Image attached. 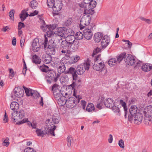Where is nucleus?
Masks as SVG:
<instances>
[{"label":"nucleus","instance_id":"nucleus-1","mask_svg":"<svg viewBox=\"0 0 152 152\" xmlns=\"http://www.w3.org/2000/svg\"><path fill=\"white\" fill-rule=\"evenodd\" d=\"M25 115V111L23 110H21L12 112L11 113V118L15 122H17V124L20 125L28 122V119L27 118L24 119L21 121Z\"/></svg>","mask_w":152,"mask_h":152},{"label":"nucleus","instance_id":"nucleus-2","mask_svg":"<svg viewBox=\"0 0 152 152\" xmlns=\"http://www.w3.org/2000/svg\"><path fill=\"white\" fill-rule=\"evenodd\" d=\"M73 95L76 97H71L69 98L65 102L66 107L69 108H72L76 106L77 103H79L80 100L82 99L80 95L77 94V91L74 89Z\"/></svg>","mask_w":152,"mask_h":152},{"label":"nucleus","instance_id":"nucleus-3","mask_svg":"<svg viewBox=\"0 0 152 152\" xmlns=\"http://www.w3.org/2000/svg\"><path fill=\"white\" fill-rule=\"evenodd\" d=\"M90 66V61L88 60L84 63L83 64L77 66L76 70V74L79 75H82L85 70H88Z\"/></svg>","mask_w":152,"mask_h":152},{"label":"nucleus","instance_id":"nucleus-4","mask_svg":"<svg viewBox=\"0 0 152 152\" xmlns=\"http://www.w3.org/2000/svg\"><path fill=\"white\" fill-rule=\"evenodd\" d=\"M41 22L42 23V25L41 26V28L44 32L47 31V35L48 37H50V36L52 34L51 31L56 28L57 26L55 24L52 25H46L44 20H42Z\"/></svg>","mask_w":152,"mask_h":152},{"label":"nucleus","instance_id":"nucleus-5","mask_svg":"<svg viewBox=\"0 0 152 152\" xmlns=\"http://www.w3.org/2000/svg\"><path fill=\"white\" fill-rule=\"evenodd\" d=\"M45 41L43 44L44 45L45 48L47 49L46 52L47 54L51 55H54L56 53L55 48L52 45H51L50 43H49L48 42V38L45 35Z\"/></svg>","mask_w":152,"mask_h":152},{"label":"nucleus","instance_id":"nucleus-6","mask_svg":"<svg viewBox=\"0 0 152 152\" xmlns=\"http://www.w3.org/2000/svg\"><path fill=\"white\" fill-rule=\"evenodd\" d=\"M24 94V91L20 87H16L11 94V96L13 98H15V97L20 98L22 97Z\"/></svg>","mask_w":152,"mask_h":152},{"label":"nucleus","instance_id":"nucleus-7","mask_svg":"<svg viewBox=\"0 0 152 152\" xmlns=\"http://www.w3.org/2000/svg\"><path fill=\"white\" fill-rule=\"evenodd\" d=\"M62 3L60 0H57L55 2L53 7V9L54 12L53 15H55L59 14L58 12L60 11L62 7Z\"/></svg>","mask_w":152,"mask_h":152},{"label":"nucleus","instance_id":"nucleus-8","mask_svg":"<svg viewBox=\"0 0 152 152\" xmlns=\"http://www.w3.org/2000/svg\"><path fill=\"white\" fill-rule=\"evenodd\" d=\"M144 114L146 117V120L149 121H152V106L150 105L146 107L144 111Z\"/></svg>","mask_w":152,"mask_h":152},{"label":"nucleus","instance_id":"nucleus-9","mask_svg":"<svg viewBox=\"0 0 152 152\" xmlns=\"http://www.w3.org/2000/svg\"><path fill=\"white\" fill-rule=\"evenodd\" d=\"M104 64L101 61H95V63L93 66L94 69L96 71L102 72L105 69Z\"/></svg>","mask_w":152,"mask_h":152},{"label":"nucleus","instance_id":"nucleus-10","mask_svg":"<svg viewBox=\"0 0 152 152\" xmlns=\"http://www.w3.org/2000/svg\"><path fill=\"white\" fill-rule=\"evenodd\" d=\"M125 61L129 65L132 66L135 63V59L130 54H127L125 56Z\"/></svg>","mask_w":152,"mask_h":152},{"label":"nucleus","instance_id":"nucleus-11","mask_svg":"<svg viewBox=\"0 0 152 152\" xmlns=\"http://www.w3.org/2000/svg\"><path fill=\"white\" fill-rule=\"evenodd\" d=\"M110 41V37L107 35H104L102 39L101 45L103 48H105L109 44Z\"/></svg>","mask_w":152,"mask_h":152},{"label":"nucleus","instance_id":"nucleus-12","mask_svg":"<svg viewBox=\"0 0 152 152\" xmlns=\"http://www.w3.org/2000/svg\"><path fill=\"white\" fill-rule=\"evenodd\" d=\"M66 30L65 28L59 27L57 28L56 30L54 32V34L56 35L60 36L64 39L66 37L65 35Z\"/></svg>","mask_w":152,"mask_h":152},{"label":"nucleus","instance_id":"nucleus-13","mask_svg":"<svg viewBox=\"0 0 152 152\" xmlns=\"http://www.w3.org/2000/svg\"><path fill=\"white\" fill-rule=\"evenodd\" d=\"M83 36L87 40H90L93 36V33L90 29L86 28L83 31Z\"/></svg>","mask_w":152,"mask_h":152},{"label":"nucleus","instance_id":"nucleus-14","mask_svg":"<svg viewBox=\"0 0 152 152\" xmlns=\"http://www.w3.org/2000/svg\"><path fill=\"white\" fill-rule=\"evenodd\" d=\"M134 122L137 124H140L142 119V115L141 113L138 112L134 116Z\"/></svg>","mask_w":152,"mask_h":152},{"label":"nucleus","instance_id":"nucleus-15","mask_svg":"<svg viewBox=\"0 0 152 152\" xmlns=\"http://www.w3.org/2000/svg\"><path fill=\"white\" fill-rule=\"evenodd\" d=\"M33 51L34 52H38L40 49V45L39 42V39L36 38L33 41L32 43Z\"/></svg>","mask_w":152,"mask_h":152},{"label":"nucleus","instance_id":"nucleus-16","mask_svg":"<svg viewBox=\"0 0 152 152\" xmlns=\"http://www.w3.org/2000/svg\"><path fill=\"white\" fill-rule=\"evenodd\" d=\"M23 88L25 90L26 94L28 96H34V95H37V92L30 89H28L23 86Z\"/></svg>","mask_w":152,"mask_h":152},{"label":"nucleus","instance_id":"nucleus-17","mask_svg":"<svg viewBox=\"0 0 152 152\" xmlns=\"http://www.w3.org/2000/svg\"><path fill=\"white\" fill-rule=\"evenodd\" d=\"M141 69L144 72H148L152 69V64L150 63H145L141 66Z\"/></svg>","mask_w":152,"mask_h":152},{"label":"nucleus","instance_id":"nucleus-18","mask_svg":"<svg viewBox=\"0 0 152 152\" xmlns=\"http://www.w3.org/2000/svg\"><path fill=\"white\" fill-rule=\"evenodd\" d=\"M104 104L107 107L111 108L115 104L114 102L112 99L108 98L104 100Z\"/></svg>","mask_w":152,"mask_h":152},{"label":"nucleus","instance_id":"nucleus-19","mask_svg":"<svg viewBox=\"0 0 152 152\" xmlns=\"http://www.w3.org/2000/svg\"><path fill=\"white\" fill-rule=\"evenodd\" d=\"M67 73L72 75L73 80H76L77 76L76 74V70H75L74 68L72 67L70 68Z\"/></svg>","mask_w":152,"mask_h":152},{"label":"nucleus","instance_id":"nucleus-20","mask_svg":"<svg viewBox=\"0 0 152 152\" xmlns=\"http://www.w3.org/2000/svg\"><path fill=\"white\" fill-rule=\"evenodd\" d=\"M69 45L70 46L72 43H74L75 41V37L72 35L67 36L65 38V40Z\"/></svg>","mask_w":152,"mask_h":152},{"label":"nucleus","instance_id":"nucleus-21","mask_svg":"<svg viewBox=\"0 0 152 152\" xmlns=\"http://www.w3.org/2000/svg\"><path fill=\"white\" fill-rule=\"evenodd\" d=\"M50 120H48L47 121L48 123L49 124H50ZM47 126H48V128H50L48 132V134H50L52 136H55L54 131L56 128V126L55 125H53L52 126H51L50 124H49L48 125H47Z\"/></svg>","mask_w":152,"mask_h":152},{"label":"nucleus","instance_id":"nucleus-22","mask_svg":"<svg viewBox=\"0 0 152 152\" xmlns=\"http://www.w3.org/2000/svg\"><path fill=\"white\" fill-rule=\"evenodd\" d=\"M10 108L13 111L17 110L19 107L18 103L16 102H12L10 105Z\"/></svg>","mask_w":152,"mask_h":152},{"label":"nucleus","instance_id":"nucleus-23","mask_svg":"<svg viewBox=\"0 0 152 152\" xmlns=\"http://www.w3.org/2000/svg\"><path fill=\"white\" fill-rule=\"evenodd\" d=\"M60 46L62 50H66L68 49L70 46L65 40H64L61 42Z\"/></svg>","mask_w":152,"mask_h":152},{"label":"nucleus","instance_id":"nucleus-24","mask_svg":"<svg viewBox=\"0 0 152 152\" xmlns=\"http://www.w3.org/2000/svg\"><path fill=\"white\" fill-rule=\"evenodd\" d=\"M102 38V34L101 33H96L94 35V39L95 42H99Z\"/></svg>","mask_w":152,"mask_h":152},{"label":"nucleus","instance_id":"nucleus-25","mask_svg":"<svg viewBox=\"0 0 152 152\" xmlns=\"http://www.w3.org/2000/svg\"><path fill=\"white\" fill-rule=\"evenodd\" d=\"M77 78L76 80H73L74 81L72 83L69 85V86H70L72 87V89L74 90V89L76 90L75 88L76 86H79L80 84V83L81 81V80L80 79H77Z\"/></svg>","mask_w":152,"mask_h":152},{"label":"nucleus","instance_id":"nucleus-26","mask_svg":"<svg viewBox=\"0 0 152 152\" xmlns=\"http://www.w3.org/2000/svg\"><path fill=\"white\" fill-rule=\"evenodd\" d=\"M62 39H63L62 37H61L60 36L56 35L55 37L54 40H52V39L50 40L49 43L52 44V43H53L55 44H58L60 42V41L62 40Z\"/></svg>","mask_w":152,"mask_h":152},{"label":"nucleus","instance_id":"nucleus-27","mask_svg":"<svg viewBox=\"0 0 152 152\" xmlns=\"http://www.w3.org/2000/svg\"><path fill=\"white\" fill-rule=\"evenodd\" d=\"M88 7H87L85 8L84 10L83 14L84 15H87L91 14L92 15L94 13V11L93 9H91V8H89V7L88 6Z\"/></svg>","mask_w":152,"mask_h":152},{"label":"nucleus","instance_id":"nucleus-28","mask_svg":"<svg viewBox=\"0 0 152 152\" xmlns=\"http://www.w3.org/2000/svg\"><path fill=\"white\" fill-rule=\"evenodd\" d=\"M65 70V66L64 64L63 63L60 64L59 65L58 72V73L61 74L64 72Z\"/></svg>","mask_w":152,"mask_h":152},{"label":"nucleus","instance_id":"nucleus-29","mask_svg":"<svg viewBox=\"0 0 152 152\" xmlns=\"http://www.w3.org/2000/svg\"><path fill=\"white\" fill-rule=\"evenodd\" d=\"M36 132L38 136L42 137H43L44 135H45L48 133L46 130L43 131L38 129L36 130Z\"/></svg>","mask_w":152,"mask_h":152},{"label":"nucleus","instance_id":"nucleus-30","mask_svg":"<svg viewBox=\"0 0 152 152\" xmlns=\"http://www.w3.org/2000/svg\"><path fill=\"white\" fill-rule=\"evenodd\" d=\"M32 61L36 64H39L41 62V60L38 56L34 55L32 57Z\"/></svg>","mask_w":152,"mask_h":152},{"label":"nucleus","instance_id":"nucleus-31","mask_svg":"<svg viewBox=\"0 0 152 152\" xmlns=\"http://www.w3.org/2000/svg\"><path fill=\"white\" fill-rule=\"evenodd\" d=\"M52 61V57L51 56L48 54H46L45 56L43 59V62L46 64H48L51 62Z\"/></svg>","mask_w":152,"mask_h":152},{"label":"nucleus","instance_id":"nucleus-32","mask_svg":"<svg viewBox=\"0 0 152 152\" xmlns=\"http://www.w3.org/2000/svg\"><path fill=\"white\" fill-rule=\"evenodd\" d=\"M28 16V14L27 12H26L24 10H23L20 15V18L21 19V21H23Z\"/></svg>","mask_w":152,"mask_h":152},{"label":"nucleus","instance_id":"nucleus-33","mask_svg":"<svg viewBox=\"0 0 152 152\" xmlns=\"http://www.w3.org/2000/svg\"><path fill=\"white\" fill-rule=\"evenodd\" d=\"M86 110L88 112H91L94 110L95 107L94 105L91 103H88L87 106Z\"/></svg>","mask_w":152,"mask_h":152},{"label":"nucleus","instance_id":"nucleus-34","mask_svg":"<svg viewBox=\"0 0 152 152\" xmlns=\"http://www.w3.org/2000/svg\"><path fill=\"white\" fill-rule=\"evenodd\" d=\"M57 100L58 104L61 105L62 106L66 104L65 102L67 100L65 99V97L61 96Z\"/></svg>","mask_w":152,"mask_h":152},{"label":"nucleus","instance_id":"nucleus-35","mask_svg":"<svg viewBox=\"0 0 152 152\" xmlns=\"http://www.w3.org/2000/svg\"><path fill=\"white\" fill-rule=\"evenodd\" d=\"M137 108L136 106L133 105L129 109V111L131 114L135 115L137 111Z\"/></svg>","mask_w":152,"mask_h":152},{"label":"nucleus","instance_id":"nucleus-36","mask_svg":"<svg viewBox=\"0 0 152 152\" xmlns=\"http://www.w3.org/2000/svg\"><path fill=\"white\" fill-rule=\"evenodd\" d=\"M116 104L112 107L111 109H112L113 111L116 113L118 115H120V110L119 107H117L116 105Z\"/></svg>","mask_w":152,"mask_h":152},{"label":"nucleus","instance_id":"nucleus-37","mask_svg":"<svg viewBox=\"0 0 152 152\" xmlns=\"http://www.w3.org/2000/svg\"><path fill=\"white\" fill-rule=\"evenodd\" d=\"M87 25H88L86 23L84 17H83L80 20V29H83L84 28V27Z\"/></svg>","mask_w":152,"mask_h":152},{"label":"nucleus","instance_id":"nucleus-38","mask_svg":"<svg viewBox=\"0 0 152 152\" xmlns=\"http://www.w3.org/2000/svg\"><path fill=\"white\" fill-rule=\"evenodd\" d=\"M104 98L103 97H102L100 101L97 103L96 105V107L99 109H101L102 108L103 106L104 105L103 104H104Z\"/></svg>","mask_w":152,"mask_h":152},{"label":"nucleus","instance_id":"nucleus-39","mask_svg":"<svg viewBox=\"0 0 152 152\" xmlns=\"http://www.w3.org/2000/svg\"><path fill=\"white\" fill-rule=\"evenodd\" d=\"M60 120L59 115L56 114H54L52 118V121L55 124L58 123Z\"/></svg>","mask_w":152,"mask_h":152},{"label":"nucleus","instance_id":"nucleus-40","mask_svg":"<svg viewBox=\"0 0 152 152\" xmlns=\"http://www.w3.org/2000/svg\"><path fill=\"white\" fill-rule=\"evenodd\" d=\"M78 42L77 41H76L74 43L71 45L70 47H71L73 50H76L78 48Z\"/></svg>","mask_w":152,"mask_h":152},{"label":"nucleus","instance_id":"nucleus-41","mask_svg":"<svg viewBox=\"0 0 152 152\" xmlns=\"http://www.w3.org/2000/svg\"><path fill=\"white\" fill-rule=\"evenodd\" d=\"M120 103L122 107H123L124 110L125 112V117L126 118V112L127 111V108L126 103L124 102L123 100H120Z\"/></svg>","mask_w":152,"mask_h":152},{"label":"nucleus","instance_id":"nucleus-42","mask_svg":"<svg viewBox=\"0 0 152 152\" xmlns=\"http://www.w3.org/2000/svg\"><path fill=\"white\" fill-rule=\"evenodd\" d=\"M61 52L64 55H65L66 57H70L71 52L70 50H67V49L62 50Z\"/></svg>","mask_w":152,"mask_h":152},{"label":"nucleus","instance_id":"nucleus-43","mask_svg":"<svg viewBox=\"0 0 152 152\" xmlns=\"http://www.w3.org/2000/svg\"><path fill=\"white\" fill-rule=\"evenodd\" d=\"M38 3L35 0H34L30 2V6L33 9H35L37 6Z\"/></svg>","mask_w":152,"mask_h":152},{"label":"nucleus","instance_id":"nucleus-44","mask_svg":"<svg viewBox=\"0 0 152 152\" xmlns=\"http://www.w3.org/2000/svg\"><path fill=\"white\" fill-rule=\"evenodd\" d=\"M126 55V53H123L121 54L119 56H118L117 58V62H120L121 60L123 59H124L125 60V56Z\"/></svg>","mask_w":152,"mask_h":152},{"label":"nucleus","instance_id":"nucleus-45","mask_svg":"<svg viewBox=\"0 0 152 152\" xmlns=\"http://www.w3.org/2000/svg\"><path fill=\"white\" fill-rule=\"evenodd\" d=\"M59 87V86L56 84H55L53 85L52 88L53 93H55L59 91V89L58 88Z\"/></svg>","mask_w":152,"mask_h":152},{"label":"nucleus","instance_id":"nucleus-46","mask_svg":"<svg viewBox=\"0 0 152 152\" xmlns=\"http://www.w3.org/2000/svg\"><path fill=\"white\" fill-rule=\"evenodd\" d=\"M47 3L48 6L50 8H53L55 4L54 0H47Z\"/></svg>","mask_w":152,"mask_h":152},{"label":"nucleus","instance_id":"nucleus-47","mask_svg":"<svg viewBox=\"0 0 152 152\" xmlns=\"http://www.w3.org/2000/svg\"><path fill=\"white\" fill-rule=\"evenodd\" d=\"M117 61L115 58H111L108 61V63L110 66H112L117 64Z\"/></svg>","mask_w":152,"mask_h":152},{"label":"nucleus","instance_id":"nucleus-48","mask_svg":"<svg viewBox=\"0 0 152 152\" xmlns=\"http://www.w3.org/2000/svg\"><path fill=\"white\" fill-rule=\"evenodd\" d=\"M76 38L77 40H80L82 39L83 38V34L80 32H77L75 34Z\"/></svg>","mask_w":152,"mask_h":152},{"label":"nucleus","instance_id":"nucleus-49","mask_svg":"<svg viewBox=\"0 0 152 152\" xmlns=\"http://www.w3.org/2000/svg\"><path fill=\"white\" fill-rule=\"evenodd\" d=\"M96 1L92 0L88 4V6L89 7V8H91V9H93L96 7Z\"/></svg>","mask_w":152,"mask_h":152},{"label":"nucleus","instance_id":"nucleus-50","mask_svg":"<svg viewBox=\"0 0 152 152\" xmlns=\"http://www.w3.org/2000/svg\"><path fill=\"white\" fill-rule=\"evenodd\" d=\"M83 17H84L85 20L87 25H88L91 22V17L88 15H84Z\"/></svg>","mask_w":152,"mask_h":152},{"label":"nucleus","instance_id":"nucleus-51","mask_svg":"<svg viewBox=\"0 0 152 152\" xmlns=\"http://www.w3.org/2000/svg\"><path fill=\"white\" fill-rule=\"evenodd\" d=\"M72 140V138L70 136H69L67 138V145L69 147L71 146V140Z\"/></svg>","mask_w":152,"mask_h":152},{"label":"nucleus","instance_id":"nucleus-52","mask_svg":"<svg viewBox=\"0 0 152 152\" xmlns=\"http://www.w3.org/2000/svg\"><path fill=\"white\" fill-rule=\"evenodd\" d=\"M48 69V66H45L44 65V66H40V69L43 72H46Z\"/></svg>","mask_w":152,"mask_h":152},{"label":"nucleus","instance_id":"nucleus-53","mask_svg":"<svg viewBox=\"0 0 152 152\" xmlns=\"http://www.w3.org/2000/svg\"><path fill=\"white\" fill-rule=\"evenodd\" d=\"M14 10H12L10 11L9 13L10 19L12 20H14Z\"/></svg>","mask_w":152,"mask_h":152},{"label":"nucleus","instance_id":"nucleus-54","mask_svg":"<svg viewBox=\"0 0 152 152\" xmlns=\"http://www.w3.org/2000/svg\"><path fill=\"white\" fill-rule=\"evenodd\" d=\"M10 74L9 78L10 79H12L15 74V72L13 71V69H9Z\"/></svg>","mask_w":152,"mask_h":152},{"label":"nucleus","instance_id":"nucleus-55","mask_svg":"<svg viewBox=\"0 0 152 152\" xmlns=\"http://www.w3.org/2000/svg\"><path fill=\"white\" fill-rule=\"evenodd\" d=\"M10 143L9 142V139L8 137H7L4 141L2 144L3 145L7 146Z\"/></svg>","mask_w":152,"mask_h":152},{"label":"nucleus","instance_id":"nucleus-56","mask_svg":"<svg viewBox=\"0 0 152 152\" xmlns=\"http://www.w3.org/2000/svg\"><path fill=\"white\" fill-rule=\"evenodd\" d=\"M72 22V20L71 18H69L65 23V25L66 26H70Z\"/></svg>","mask_w":152,"mask_h":152},{"label":"nucleus","instance_id":"nucleus-57","mask_svg":"<svg viewBox=\"0 0 152 152\" xmlns=\"http://www.w3.org/2000/svg\"><path fill=\"white\" fill-rule=\"evenodd\" d=\"M118 145L120 147L122 148H124V140L121 139L118 142Z\"/></svg>","mask_w":152,"mask_h":152},{"label":"nucleus","instance_id":"nucleus-58","mask_svg":"<svg viewBox=\"0 0 152 152\" xmlns=\"http://www.w3.org/2000/svg\"><path fill=\"white\" fill-rule=\"evenodd\" d=\"M25 152H36V151L32 148L28 147L26 148L24 150Z\"/></svg>","mask_w":152,"mask_h":152},{"label":"nucleus","instance_id":"nucleus-59","mask_svg":"<svg viewBox=\"0 0 152 152\" xmlns=\"http://www.w3.org/2000/svg\"><path fill=\"white\" fill-rule=\"evenodd\" d=\"M80 58L79 56H73L72 57V58L73 59V62L75 63L77 62L79 59Z\"/></svg>","mask_w":152,"mask_h":152},{"label":"nucleus","instance_id":"nucleus-60","mask_svg":"<svg viewBox=\"0 0 152 152\" xmlns=\"http://www.w3.org/2000/svg\"><path fill=\"white\" fill-rule=\"evenodd\" d=\"M28 124L29 125L30 124L31 127L33 129H36L37 124L36 123L34 122H32V123L29 122L28 123Z\"/></svg>","mask_w":152,"mask_h":152},{"label":"nucleus","instance_id":"nucleus-61","mask_svg":"<svg viewBox=\"0 0 152 152\" xmlns=\"http://www.w3.org/2000/svg\"><path fill=\"white\" fill-rule=\"evenodd\" d=\"M25 26V25L24 23L21 22H20L18 23V30H20L22 28L24 27Z\"/></svg>","mask_w":152,"mask_h":152},{"label":"nucleus","instance_id":"nucleus-62","mask_svg":"<svg viewBox=\"0 0 152 152\" xmlns=\"http://www.w3.org/2000/svg\"><path fill=\"white\" fill-rule=\"evenodd\" d=\"M123 41L125 42H126L127 44L128 47L129 48H131L132 44L129 41L125 40H123Z\"/></svg>","mask_w":152,"mask_h":152},{"label":"nucleus","instance_id":"nucleus-63","mask_svg":"<svg viewBox=\"0 0 152 152\" xmlns=\"http://www.w3.org/2000/svg\"><path fill=\"white\" fill-rule=\"evenodd\" d=\"M81 102L82 108L83 109H85L86 106V102L84 100H81Z\"/></svg>","mask_w":152,"mask_h":152},{"label":"nucleus","instance_id":"nucleus-64","mask_svg":"<svg viewBox=\"0 0 152 152\" xmlns=\"http://www.w3.org/2000/svg\"><path fill=\"white\" fill-rule=\"evenodd\" d=\"M53 94H54L55 98L57 100H58V99L61 96L60 94H59L58 92H56L55 93H53Z\"/></svg>","mask_w":152,"mask_h":152}]
</instances>
